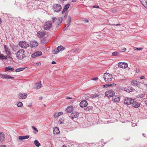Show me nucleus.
Masks as SVG:
<instances>
[{"label": "nucleus", "instance_id": "nucleus-36", "mask_svg": "<svg viewBox=\"0 0 147 147\" xmlns=\"http://www.w3.org/2000/svg\"><path fill=\"white\" fill-rule=\"evenodd\" d=\"M32 128L34 130V131H33L34 133H36L38 132V130L37 129V128H36V127L34 126H32Z\"/></svg>", "mask_w": 147, "mask_h": 147}, {"label": "nucleus", "instance_id": "nucleus-22", "mask_svg": "<svg viewBox=\"0 0 147 147\" xmlns=\"http://www.w3.org/2000/svg\"><path fill=\"white\" fill-rule=\"evenodd\" d=\"M142 4L147 9V0H139Z\"/></svg>", "mask_w": 147, "mask_h": 147}, {"label": "nucleus", "instance_id": "nucleus-55", "mask_svg": "<svg viewBox=\"0 0 147 147\" xmlns=\"http://www.w3.org/2000/svg\"><path fill=\"white\" fill-rule=\"evenodd\" d=\"M1 147H7L5 145H2L1 146Z\"/></svg>", "mask_w": 147, "mask_h": 147}, {"label": "nucleus", "instance_id": "nucleus-45", "mask_svg": "<svg viewBox=\"0 0 147 147\" xmlns=\"http://www.w3.org/2000/svg\"><path fill=\"white\" fill-rule=\"evenodd\" d=\"M103 87L104 88H107V87H109V84L103 85Z\"/></svg>", "mask_w": 147, "mask_h": 147}, {"label": "nucleus", "instance_id": "nucleus-21", "mask_svg": "<svg viewBox=\"0 0 147 147\" xmlns=\"http://www.w3.org/2000/svg\"><path fill=\"white\" fill-rule=\"evenodd\" d=\"M31 46L32 47H36L38 46V43L37 42L34 41L31 42Z\"/></svg>", "mask_w": 147, "mask_h": 147}, {"label": "nucleus", "instance_id": "nucleus-62", "mask_svg": "<svg viewBox=\"0 0 147 147\" xmlns=\"http://www.w3.org/2000/svg\"><path fill=\"white\" fill-rule=\"evenodd\" d=\"M145 104L146 105H147V101H145Z\"/></svg>", "mask_w": 147, "mask_h": 147}, {"label": "nucleus", "instance_id": "nucleus-5", "mask_svg": "<svg viewBox=\"0 0 147 147\" xmlns=\"http://www.w3.org/2000/svg\"><path fill=\"white\" fill-rule=\"evenodd\" d=\"M64 49V48L62 46H60L58 47L52 51V52L54 54H57L60 51H62Z\"/></svg>", "mask_w": 147, "mask_h": 147}, {"label": "nucleus", "instance_id": "nucleus-46", "mask_svg": "<svg viewBox=\"0 0 147 147\" xmlns=\"http://www.w3.org/2000/svg\"><path fill=\"white\" fill-rule=\"evenodd\" d=\"M136 71L137 73H139L140 72V70L138 69H136Z\"/></svg>", "mask_w": 147, "mask_h": 147}, {"label": "nucleus", "instance_id": "nucleus-14", "mask_svg": "<svg viewBox=\"0 0 147 147\" xmlns=\"http://www.w3.org/2000/svg\"><path fill=\"white\" fill-rule=\"evenodd\" d=\"M88 104L86 100L81 101L80 103V105L81 107H86Z\"/></svg>", "mask_w": 147, "mask_h": 147}, {"label": "nucleus", "instance_id": "nucleus-49", "mask_svg": "<svg viewBox=\"0 0 147 147\" xmlns=\"http://www.w3.org/2000/svg\"><path fill=\"white\" fill-rule=\"evenodd\" d=\"M140 79H144L145 78V76H141L140 77Z\"/></svg>", "mask_w": 147, "mask_h": 147}, {"label": "nucleus", "instance_id": "nucleus-47", "mask_svg": "<svg viewBox=\"0 0 147 147\" xmlns=\"http://www.w3.org/2000/svg\"><path fill=\"white\" fill-rule=\"evenodd\" d=\"M138 97H140V98H142L143 97V94H139V95Z\"/></svg>", "mask_w": 147, "mask_h": 147}, {"label": "nucleus", "instance_id": "nucleus-58", "mask_svg": "<svg viewBox=\"0 0 147 147\" xmlns=\"http://www.w3.org/2000/svg\"><path fill=\"white\" fill-rule=\"evenodd\" d=\"M66 98L67 99H71V98L70 97H67Z\"/></svg>", "mask_w": 147, "mask_h": 147}, {"label": "nucleus", "instance_id": "nucleus-54", "mask_svg": "<svg viewBox=\"0 0 147 147\" xmlns=\"http://www.w3.org/2000/svg\"><path fill=\"white\" fill-rule=\"evenodd\" d=\"M67 24H66V25H65V30H66L68 27H67Z\"/></svg>", "mask_w": 147, "mask_h": 147}, {"label": "nucleus", "instance_id": "nucleus-10", "mask_svg": "<svg viewBox=\"0 0 147 147\" xmlns=\"http://www.w3.org/2000/svg\"><path fill=\"white\" fill-rule=\"evenodd\" d=\"M112 101L115 102H119L120 100V97L118 96H113L112 98Z\"/></svg>", "mask_w": 147, "mask_h": 147}, {"label": "nucleus", "instance_id": "nucleus-30", "mask_svg": "<svg viewBox=\"0 0 147 147\" xmlns=\"http://www.w3.org/2000/svg\"><path fill=\"white\" fill-rule=\"evenodd\" d=\"M71 21V19L70 16H68L67 18V27H69Z\"/></svg>", "mask_w": 147, "mask_h": 147}, {"label": "nucleus", "instance_id": "nucleus-13", "mask_svg": "<svg viewBox=\"0 0 147 147\" xmlns=\"http://www.w3.org/2000/svg\"><path fill=\"white\" fill-rule=\"evenodd\" d=\"M37 36L38 38H42L45 36L46 33L44 32H39L37 33Z\"/></svg>", "mask_w": 147, "mask_h": 147}, {"label": "nucleus", "instance_id": "nucleus-50", "mask_svg": "<svg viewBox=\"0 0 147 147\" xmlns=\"http://www.w3.org/2000/svg\"><path fill=\"white\" fill-rule=\"evenodd\" d=\"M93 80H98V78L97 77L94 78L92 79Z\"/></svg>", "mask_w": 147, "mask_h": 147}, {"label": "nucleus", "instance_id": "nucleus-12", "mask_svg": "<svg viewBox=\"0 0 147 147\" xmlns=\"http://www.w3.org/2000/svg\"><path fill=\"white\" fill-rule=\"evenodd\" d=\"M42 55V52L40 51L36 52L32 55V58H35L36 57H38Z\"/></svg>", "mask_w": 147, "mask_h": 147}, {"label": "nucleus", "instance_id": "nucleus-48", "mask_svg": "<svg viewBox=\"0 0 147 147\" xmlns=\"http://www.w3.org/2000/svg\"><path fill=\"white\" fill-rule=\"evenodd\" d=\"M93 8H99V6L97 5H94L93 6Z\"/></svg>", "mask_w": 147, "mask_h": 147}, {"label": "nucleus", "instance_id": "nucleus-39", "mask_svg": "<svg viewBox=\"0 0 147 147\" xmlns=\"http://www.w3.org/2000/svg\"><path fill=\"white\" fill-rule=\"evenodd\" d=\"M116 84L115 83H113L111 84H109V87L115 86H116Z\"/></svg>", "mask_w": 147, "mask_h": 147}, {"label": "nucleus", "instance_id": "nucleus-31", "mask_svg": "<svg viewBox=\"0 0 147 147\" xmlns=\"http://www.w3.org/2000/svg\"><path fill=\"white\" fill-rule=\"evenodd\" d=\"M0 138L1 140L3 141L5 139V135L4 134L3 132L0 133Z\"/></svg>", "mask_w": 147, "mask_h": 147}, {"label": "nucleus", "instance_id": "nucleus-34", "mask_svg": "<svg viewBox=\"0 0 147 147\" xmlns=\"http://www.w3.org/2000/svg\"><path fill=\"white\" fill-rule=\"evenodd\" d=\"M64 119L63 118H60L59 119V121L58 123L59 124H62L64 123Z\"/></svg>", "mask_w": 147, "mask_h": 147}, {"label": "nucleus", "instance_id": "nucleus-3", "mask_svg": "<svg viewBox=\"0 0 147 147\" xmlns=\"http://www.w3.org/2000/svg\"><path fill=\"white\" fill-rule=\"evenodd\" d=\"M19 46L22 48H26L29 46V45L26 41H22L19 42Z\"/></svg>", "mask_w": 147, "mask_h": 147}, {"label": "nucleus", "instance_id": "nucleus-2", "mask_svg": "<svg viewBox=\"0 0 147 147\" xmlns=\"http://www.w3.org/2000/svg\"><path fill=\"white\" fill-rule=\"evenodd\" d=\"M52 26V23L51 21H48L45 22L44 26V28L47 30H49L51 28Z\"/></svg>", "mask_w": 147, "mask_h": 147}, {"label": "nucleus", "instance_id": "nucleus-17", "mask_svg": "<svg viewBox=\"0 0 147 147\" xmlns=\"http://www.w3.org/2000/svg\"><path fill=\"white\" fill-rule=\"evenodd\" d=\"M27 97V94L26 93L19 94V98L22 99H24Z\"/></svg>", "mask_w": 147, "mask_h": 147}, {"label": "nucleus", "instance_id": "nucleus-6", "mask_svg": "<svg viewBox=\"0 0 147 147\" xmlns=\"http://www.w3.org/2000/svg\"><path fill=\"white\" fill-rule=\"evenodd\" d=\"M105 96L108 97H113L115 95V93L114 91L111 90H109L106 92L105 93Z\"/></svg>", "mask_w": 147, "mask_h": 147}, {"label": "nucleus", "instance_id": "nucleus-11", "mask_svg": "<svg viewBox=\"0 0 147 147\" xmlns=\"http://www.w3.org/2000/svg\"><path fill=\"white\" fill-rule=\"evenodd\" d=\"M5 51L6 54L8 56L10 55L11 54V52L10 51V49L9 47L5 45H4Z\"/></svg>", "mask_w": 147, "mask_h": 147}, {"label": "nucleus", "instance_id": "nucleus-40", "mask_svg": "<svg viewBox=\"0 0 147 147\" xmlns=\"http://www.w3.org/2000/svg\"><path fill=\"white\" fill-rule=\"evenodd\" d=\"M52 21H53V22L55 23L56 21V20H57V18L55 17L52 18Z\"/></svg>", "mask_w": 147, "mask_h": 147}, {"label": "nucleus", "instance_id": "nucleus-60", "mask_svg": "<svg viewBox=\"0 0 147 147\" xmlns=\"http://www.w3.org/2000/svg\"><path fill=\"white\" fill-rule=\"evenodd\" d=\"M16 71L17 72H18V68L16 69Z\"/></svg>", "mask_w": 147, "mask_h": 147}, {"label": "nucleus", "instance_id": "nucleus-18", "mask_svg": "<svg viewBox=\"0 0 147 147\" xmlns=\"http://www.w3.org/2000/svg\"><path fill=\"white\" fill-rule=\"evenodd\" d=\"M133 102H132L131 104H132L133 107L136 108H138L140 106V104L138 102L136 101H134H134Z\"/></svg>", "mask_w": 147, "mask_h": 147}, {"label": "nucleus", "instance_id": "nucleus-59", "mask_svg": "<svg viewBox=\"0 0 147 147\" xmlns=\"http://www.w3.org/2000/svg\"><path fill=\"white\" fill-rule=\"evenodd\" d=\"M42 96L40 97H39V99H40V100H42Z\"/></svg>", "mask_w": 147, "mask_h": 147}, {"label": "nucleus", "instance_id": "nucleus-4", "mask_svg": "<svg viewBox=\"0 0 147 147\" xmlns=\"http://www.w3.org/2000/svg\"><path fill=\"white\" fill-rule=\"evenodd\" d=\"M53 9L55 12H59L61 10V7L60 4H55L53 6Z\"/></svg>", "mask_w": 147, "mask_h": 147}, {"label": "nucleus", "instance_id": "nucleus-44", "mask_svg": "<svg viewBox=\"0 0 147 147\" xmlns=\"http://www.w3.org/2000/svg\"><path fill=\"white\" fill-rule=\"evenodd\" d=\"M136 50H141L143 49L142 48H135Z\"/></svg>", "mask_w": 147, "mask_h": 147}, {"label": "nucleus", "instance_id": "nucleus-63", "mask_svg": "<svg viewBox=\"0 0 147 147\" xmlns=\"http://www.w3.org/2000/svg\"><path fill=\"white\" fill-rule=\"evenodd\" d=\"M18 51L17 52V57H18V55H17V54H18Z\"/></svg>", "mask_w": 147, "mask_h": 147}, {"label": "nucleus", "instance_id": "nucleus-19", "mask_svg": "<svg viewBox=\"0 0 147 147\" xmlns=\"http://www.w3.org/2000/svg\"><path fill=\"white\" fill-rule=\"evenodd\" d=\"M2 78L6 79H13L14 78L12 76L7 74H3L1 76Z\"/></svg>", "mask_w": 147, "mask_h": 147}, {"label": "nucleus", "instance_id": "nucleus-42", "mask_svg": "<svg viewBox=\"0 0 147 147\" xmlns=\"http://www.w3.org/2000/svg\"><path fill=\"white\" fill-rule=\"evenodd\" d=\"M41 63L40 62L35 63V65L38 66H40L41 65Z\"/></svg>", "mask_w": 147, "mask_h": 147}, {"label": "nucleus", "instance_id": "nucleus-53", "mask_svg": "<svg viewBox=\"0 0 147 147\" xmlns=\"http://www.w3.org/2000/svg\"><path fill=\"white\" fill-rule=\"evenodd\" d=\"M122 50L123 52H125L126 51V49L125 48H124Z\"/></svg>", "mask_w": 147, "mask_h": 147}, {"label": "nucleus", "instance_id": "nucleus-26", "mask_svg": "<svg viewBox=\"0 0 147 147\" xmlns=\"http://www.w3.org/2000/svg\"><path fill=\"white\" fill-rule=\"evenodd\" d=\"M63 113L62 112L55 113L54 114V117L55 118H57L59 116L62 115Z\"/></svg>", "mask_w": 147, "mask_h": 147}, {"label": "nucleus", "instance_id": "nucleus-20", "mask_svg": "<svg viewBox=\"0 0 147 147\" xmlns=\"http://www.w3.org/2000/svg\"><path fill=\"white\" fill-rule=\"evenodd\" d=\"M69 6L70 4L69 3H67L66 5H65L62 11V13L63 14L66 12L67 10L69 9Z\"/></svg>", "mask_w": 147, "mask_h": 147}, {"label": "nucleus", "instance_id": "nucleus-56", "mask_svg": "<svg viewBox=\"0 0 147 147\" xmlns=\"http://www.w3.org/2000/svg\"><path fill=\"white\" fill-rule=\"evenodd\" d=\"M51 63L52 64H55L56 63L55 61H52Z\"/></svg>", "mask_w": 147, "mask_h": 147}, {"label": "nucleus", "instance_id": "nucleus-27", "mask_svg": "<svg viewBox=\"0 0 147 147\" xmlns=\"http://www.w3.org/2000/svg\"><path fill=\"white\" fill-rule=\"evenodd\" d=\"M53 133L54 134H58L60 132L59 128L58 127H56L53 130Z\"/></svg>", "mask_w": 147, "mask_h": 147}, {"label": "nucleus", "instance_id": "nucleus-1", "mask_svg": "<svg viewBox=\"0 0 147 147\" xmlns=\"http://www.w3.org/2000/svg\"><path fill=\"white\" fill-rule=\"evenodd\" d=\"M103 78L105 82H109L111 81L112 80V75L108 73H106L104 74Z\"/></svg>", "mask_w": 147, "mask_h": 147}, {"label": "nucleus", "instance_id": "nucleus-51", "mask_svg": "<svg viewBox=\"0 0 147 147\" xmlns=\"http://www.w3.org/2000/svg\"><path fill=\"white\" fill-rule=\"evenodd\" d=\"M121 25L120 24H112V25H114V26H119Z\"/></svg>", "mask_w": 147, "mask_h": 147}, {"label": "nucleus", "instance_id": "nucleus-35", "mask_svg": "<svg viewBox=\"0 0 147 147\" xmlns=\"http://www.w3.org/2000/svg\"><path fill=\"white\" fill-rule=\"evenodd\" d=\"M0 58L2 60H5L7 59V57L6 56H4L3 54H0Z\"/></svg>", "mask_w": 147, "mask_h": 147}, {"label": "nucleus", "instance_id": "nucleus-37", "mask_svg": "<svg viewBox=\"0 0 147 147\" xmlns=\"http://www.w3.org/2000/svg\"><path fill=\"white\" fill-rule=\"evenodd\" d=\"M118 55V52L117 51H115L112 53V55L113 56H117Z\"/></svg>", "mask_w": 147, "mask_h": 147}, {"label": "nucleus", "instance_id": "nucleus-25", "mask_svg": "<svg viewBox=\"0 0 147 147\" xmlns=\"http://www.w3.org/2000/svg\"><path fill=\"white\" fill-rule=\"evenodd\" d=\"M62 20V18H59L58 19H57L55 24L58 25L60 24L61 23Z\"/></svg>", "mask_w": 147, "mask_h": 147}, {"label": "nucleus", "instance_id": "nucleus-7", "mask_svg": "<svg viewBox=\"0 0 147 147\" xmlns=\"http://www.w3.org/2000/svg\"><path fill=\"white\" fill-rule=\"evenodd\" d=\"M133 101L134 99L129 98H126L124 100V103L127 105L131 104Z\"/></svg>", "mask_w": 147, "mask_h": 147}, {"label": "nucleus", "instance_id": "nucleus-28", "mask_svg": "<svg viewBox=\"0 0 147 147\" xmlns=\"http://www.w3.org/2000/svg\"><path fill=\"white\" fill-rule=\"evenodd\" d=\"M36 86L35 87V88L38 89L42 87V85L41 84V82H38L36 84Z\"/></svg>", "mask_w": 147, "mask_h": 147}, {"label": "nucleus", "instance_id": "nucleus-64", "mask_svg": "<svg viewBox=\"0 0 147 147\" xmlns=\"http://www.w3.org/2000/svg\"><path fill=\"white\" fill-rule=\"evenodd\" d=\"M17 106L18 107V105H18V103H17Z\"/></svg>", "mask_w": 147, "mask_h": 147}, {"label": "nucleus", "instance_id": "nucleus-24", "mask_svg": "<svg viewBox=\"0 0 147 147\" xmlns=\"http://www.w3.org/2000/svg\"><path fill=\"white\" fill-rule=\"evenodd\" d=\"M73 110V107L72 106L68 107L66 109V111L69 113H71Z\"/></svg>", "mask_w": 147, "mask_h": 147}, {"label": "nucleus", "instance_id": "nucleus-38", "mask_svg": "<svg viewBox=\"0 0 147 147\" xmlns=\"http://www.w3.org/2000/svg\"><path fill=\"white\" fill-rule=\"evenodd\" d=\"M98 96V95L96 94H92L91 95V97L93 98H96Z\"/></svg>", "mask_w": 147, "mask_h": 147}, {"label": "nucleus", "instance_id": "nucleus-9", "mask_svg": "<svg viewBox=\"0 0 147 147\" xmlns=\"http://www.w3.org/2000/svg\"><path fill=\"white\" fill-rule=\"evenodd\" d=\"M118 66L121 68H125L127 67L128 64L126 63L119 62L118 63Z\"/></svg>", "mask_w": 147, "mask_h": 147}, {"label": "nucleus", "instance_id": "nucleus-41", "mask_svg": "<svg viewBox=\"0 0 147 147\" xmlns=\"http://www.w3.org/2000/svg\"><path fill=\"white\" fill-rule=\"evenodd\" d=\"M26 68V67L19 68V72L24 70V69Z\"/></svg>", "mask_w": 147, "mask_h": 147}, {"label": "nucleus", "instance_id": "nucleus-29", "mask_svg": "<svg viewBox=\"0 0 147 147\" xmlns=\"http://www.w3.org/2000/svg\"><path fill=\"white\" fill-rule=\"evenodd\" d=\"M29 138V136L26 135L24 136H19V140H24L26 139H28Z\"/></svg>", "mask_w": 147, "mask_h": 147}, {"label": "nucleus", "instance_id": "nucleus-16", "mask_svg": "<svg viewBox=\"0 0 147 147\" xmlns=\"http://www.w3.org/2000/svg\"><path fill=\"white\" fill-rule=\"evenodd\" d=\"M124 89L125 91L128 92H130L134 90L132 87L131 86L126 87L124 88Z\"/></svg>", "mask_w": 147, "mask_h": 147}, {"label": "nucleus", "instance_id": "nucleus-15", "mask_svg": "<svg viewBox=\"0 0 147 147\" xmlns=\"http://www.w3.org/2000/svg\"><path fill=\"white\" fill-rule=\"evenodd\" d=\"M79 113L78 112L72 113L71 115V117L72 119L76 118L79 116Z\"/></svg>", "mask_w": 147, "mask_h": 147}, {"label": "nucleus", "instance_id": "nucleus-32", "mask_svg": "<svg viewBox=\"0 0 147 147\" xmlns=\"http://www.w3.org/2000/svg\"><path fill=\"white\" fill-rule=\"evenodd\" d=\"M131 84L134 86H137L139 83L136 80H134L131 82Z\"/></svg>", "mask_w": 147, "mask_h": 147}, {"label": "nucleus", "instance_id": "nucleus-57", "mask_svg": "<svg viewBox=\"0 0 147 147\" xmlns=\"http://www.w3.org/2000/svg\"><path fill=\"white\" fill-rule=\"evenodd\" d=\"M142 135L143 136H144V137H145L146 136V134H142Z\"/></svg>", "mask_w": 147, "mask_h": 147}, {"label": "nucleus", "instance_id": "nucleus-61", "mask_svg": "<svg viewBox=\"0 0 147 147\" xmlns=\"http://www.w3.org/2000/svg\"><path fill=\"white\" fill-rule=\"evenodd\" d=\"M61 1H66L67 0H59Z\"/></svg>", "mask_w": 147, "mask_h": 147}, {"label": "nucleus", "instance_id": "nucleus-23", "mask_svg": "<svg viewBox=\"0 0 147 147\" xmlns=\"http://www.w3.org/2000/svg\"><path fill=\"white\" fill-rule=\"evenodd\" d=\"M14 69V68L13 67H11V66L7 67L5 68V71H11Z\"/></svg>", "mask_w": 147, "mask_h": 147}, {"label": "nucleus", "instance_id": "nucleus-52", "mask_svg": "<svg viewBox=\"0 0 147 147\" xmlns=\"http://www.w3.org/2000/svg\"><path fill=\"white\" fill-rule=\"evenodd\" d=\"M85 22L87 23L88 22V20L87 19H85L84 20Z\"/></svg>", "mask_w": 147, "mask_h": 147}, {"label": "nucleus", "instance_id": "nucleus-33", "mask_svg": "<svg viewBox=\"0 0 147 147\" xmlns=\"http://www.w3.org/2000/svg\"><path fill=\"white\" fill-rule=\"evenodd\" d=\"M34 144L35 146L37 147H39L40 145V144L39 142L37 140H35L34 141Z\"/></svg>", "mask_w": 147, "mask_h": 147}, {"label": "nucleus", "instance_id": "nucleus-8", "mask_svg": "<svg viewBox=\"0 0 147 147\" xmlns=\"http://www.w3.org/2000/svg\"><path fill=\"white\" fill-rule=\"evenodd\" d=\"M25 51L22 49L19 50V59H22L25 57Z\"/></svg>", "mask_w": 147, "mask_h": 147}, {"label": "nucleus", "instance_id": "nucleus-43", "mask_svg": "<svg viewBox=\"0 0 147 147\" xmlns=\"http://www.w3.org/2000/svg\"><path fill=\"white\" fill-rule=\"evenodd\" d=\"M23 106L22 103L21 102H19V107H22Z\"/></svg>", "mask_w": 147, "mask_h": 147}]
</instances>
